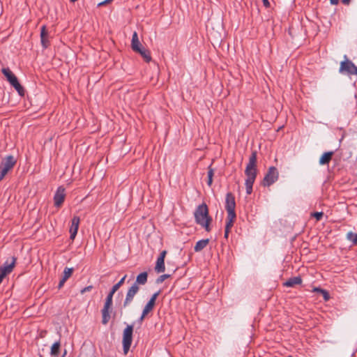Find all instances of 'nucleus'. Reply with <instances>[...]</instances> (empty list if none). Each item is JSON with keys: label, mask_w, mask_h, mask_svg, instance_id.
<instances>
[{"label": "nucleus", "mask_w": 357, "mask_h": 357, "mask_svg": "<svg viewBox=\"0 0 357 357\" xmlns=\"http://www.w3.org/2000/svg\"><path fill=\"white\" fill-rule=\"evenodd\" d=\"M340 67H356L350 60L344 56V60L340 63Z\"/></svg>", "instance_id": "obj_26"}, {"label": "nucleus", "mask_w": 357, "mask_h": 357, "mask_svg": "<svg viewBox=\"0 0 357 357\" xmlns=\"http://www.w3.org/2000/svg\"><path fill=\"white\" fill-rule=\"evenodd\" d=\"M160 291H158L153 294L149 301H152L153 303L155 304V301L158 296L160 295Z\"/></svg>", "instance_id": "obj_33"}, {"label": "nucleus", "mask_w": 357, "mask_h": 357, "mask_svg": "<svg viewBox=\"0 0 357 357\" xmlns=\"http://www.w3.org/2000/svg\"><path fill=\"white\" fill-rule=\"evenodd\" d=\"M166 255H167V251L166 250H163V251H162L160 252V256L158 257V258L159 259H163L165 260Z\"/></svg>", "instance_id": "obj_37"}, {"label": "nucleus", "mask_w": 357, "mask_h": 357, "mask_svg": "<svg viewBox=\"0 0 357 357\" xmlns=\"http://www.w3.org/2000/svg\"><path fill=\"white\" fill-rule=\"evenodd\" d=\"M117 290H118V289H117V287H114V286H113V287H112L111 290L109 291V292H110V293H112V294H115V292H116Z\"/></svg>", "instance_id": "obj_40"}, {"label": "nucleus", "mask_w": 357, "mask_h": 357, "mask_svg": "<svg viewBox=\"0 0 357 357\" xmlns=\"http://www.w3.org/2000/svg\"><path fill=\"white\" fill-rule=\"evenodd\" d=\"M165 270V260L163 259H157L155 271L158 273H163Z\"/></svg>", "instance_id": "obj_18"}, {"label": "nucleus", "mask_w": 357, "mask_h": 357, "mask_svg": "<svg viewBox=\"0 0 357 357\" xmlns=\"http://www.w3.org/2000/svg\"><path fill=\"white\" fill-rule=\"evenodd\" d=\"M127 275H125L116 284H114V287H117V289H119L121 286L124 283V281L126 278Z\"/></svg>", "instance_id": "obj_34"}, {"label": "nucleus", "mask_w": 357, "mask_h": 357, "mask_svg": "<svg viewBox=\"0 0 357 357\" xmlns=\"http://www.w3.org/2000/svg\"><path fill=\"white\" fill-rule=\"evenodd\" d=\"M333 154H334L333 151L325 152L319 158V164L321 165H324L328 164L330 162V161L331 160Z\"/></svg>", "instance_id": "obj_13"}, {"label": "nucleus", "mask_w": 357, "mask_h": 357, "mask_svg": "<svg viewBox=\"0 0 357 357\" xmlns=\"http://www.w3.org/2000/svg\"><path fill=\"white\" fill-rule=\"evenodd\" d=\"M66 282V280L61 278V280H60V282L59 283L58 288L61 289L64 285Z\"/></svg>", "instance_id": "obj_38"}, {"label": "nucleus", "mask_w": 357, "mask_h": 357, "mask_svg": "<svg viewBox=\"0 0 357 357\" xmlns=\"http://www.w3.org/2000/svg\"><path fill=\"white\" fill-rule=\"evenodd\" d=\"M73 273V268H68V267L65 268L63 273L62 278L65 280H67L72 275Z\"/></svg>", "instance_id": "obj_24"}, {"label": "nucleus", "mask_w": 357, "mask_h": 357, "mask_svg": "<svg viewBox=\"0 0 357 357\" xmlns=\"http://www.w3.org/2000/svg\"><path fill=\"white\" fill-rule=\"evenodd\" d=\"M257 151H253L249 158V162L245 169L246 179L245 185L246 188V193L250 195L252 192V185L257 177Z\"/></svg>", "instance_id": "obj_1"}, {"label": "nucleus", "mask_w": 357, "mask_h": 357, "mask_svg": "<svg viewBox=\"0 0 357 357\" xmlns=\"http://www.w3.org/2000/svg\"><path fill=\"white\" fill-rule=\"evenodd\" d=\"M330 2L333 5H337L339 2V0H330Z\"/></svg>", "instance_id": "obj_43"}, {"label": "nucleus", "mask_w": 357, "mask_h": 357, "mask_svg": "<svg viewBox=\"0 0 357 357\" xmlns=\"http://www.w3.org/2000/svg\"><path fill=\"white\" fill-rule=\"evenodd\" d=\"M146 315H144V312L142 313L141 317L139 319V321L142 322Z\"/></svg>", "instance_id": "obj_44"}, {"label": "nucleus", "mask_w": 357, "mask_h": 357, "mask_svg": "<svg viewBox=\"0 0 357 357\" xmlns=\"http://www.w3.org/2000/svg\"><path fill=\"white\" fill-rule=\"evenodd\" d=\"M131 45L132 49L134 51H139V48L142 47L136 31H135L132 34Z\"/></svg>", "instance_id": "obj_15"}, {"label": "nucleus", "mask_w": 357, "mask_h": 357, "mask_svg": "<svg viewBox=\"0 0 357 357\" xmlns=\"http://www.w3.org/2000/svg\"><path fill=\"white\" fill-rule=\"evenodd\" d=\"M209 243V239H202L197 241L194 247L195 252H200L205 248Z\"/></svg>", "instance_id": "obj_16"}, {"label": "nucleus", "mask_w": 357, "mask_h": 357, "mask_svg": "<svg viewBox=\"0 0 357 357\" xmlns=\"http://www.w3.org/2000/svg\"><path fill=\"white\" fill-rule=\"evenodd\" d=\"M60 342H56L53 344L51 348V355L53 356H58L60 349Z\"/></svg>", "instance_id": "obj_22"}, {"label": "nucleus", "mask_w": 357, "mask_h": 357, "mask_svg": "<svg viewBox=\"0 0 357 357\" xmlns=\"http://www.w3.org/2000/svg\"><path fill=\"white\" fill-rule=\"evenodd\" d=\"M139 290V287L136 284H133L128 290L126 298L123 301V307H128L133 301L134 297Z\"/></svg>", "instance_id": "obj_8"}, {"label": "nucleus", "mask_w": 357, "mask_h": 357, "mask_svg": "<svg viewBox=\"0 0 357 357\" xmlns=\"http://www.w3.org/2000/svg\"><path fill=\"white\" fill-rule=\"evenodd\" d=\"M65 197V188L62 186L59 187L54 196V206L60 207L64 202Z\"/></svg>", "instance_id": "obj_10"}, {"label": "nucleus", "mask_w": 357, "mask_h": 357, "mask_svg": "<svg viewBox=\"0 0 357 357\" xmlns=\"http://www.w3.org/2000/svg\"><path fill=\"white\" fill-rule=\"evenodd\" d=\"M301 282H302V279L300 276L294 277V278H291L288 280H287L284 283V286L288 287H293L295 285L301 284Z\"/></svg>", "instance_id": "obj_14"}, {"label": "nucleus", "mask_w": 357, "mask_h": 357, "mask_svg": "<svg viewBox=\"0 0 357 357\" xmlns=\"http://www.w3.org/2000/svg\"><path fill=\"white\" fill-rule=\"evenodd\" d=\"M170 275L169 274H163L160 276H159L158 278V279L156 280V283L158 284H160V283H162L166 279L170 278Z\"/></svg>", "instance_id": "obj_28"}, {"label": "nucleus", "mask_w": 357, "mask_h": 357, "mask_svg": "<svg viewBox=\"0 0 357 357\" xmlns=\"http://www.w3.org/2000/svg\"><path fill=\"white\" fill-rule=\"evenodd\" d=\"M113 296V294L109 292L106 297L103 307L101 310L102 324L103 325L107 324L111 318L110 314L112 310Z\"/></svg>", "instance_id": "obj_4"}, {"label": "nucleus", "mask_w": 357, "mask_h": 357, "mask_svg": "<svg viewBox=\"0 0 357 357\" xmlns=\"http://www.w3.org/2000/svg\"><path fill=\"white\" fill-rule=\"evenodd\" d=\"M311 216L315 218L316 220L317 221H319L324 216V213L323 212H314V213H311Z\"/></svg>", "instance_id": "obj_30"}, {"label": "nucleus", "mask_w": 357, "mask_h": 357, "mask_svg": "<svg viewBox=\"0 0 357 357\" xmlns=\"http://www.w3.org/2000/svg\"><path fill=\"white\" fill-rule=\"evenodd\" d=\"M263 1V3L265 7H269L270 6V3L268 2V0H262Z\"/></svg>", "instance_id": "obj_41"}, {"label": "nucleus", "mask_w": 357, "mask_h": 357, "mask_svg": "<svg viewBox=\"0 0 357 357\" xmlns=\"http://www.w3.org/2000/svg\"><path fill=\"white\" fill-rule=\"evenodd\" d=\"M133 329V325H128L123 330L122 343L124 354H127L130 348L132 342Z\"/></svg>", "instance_id": "obj_5"}, {"label": "nucleus", "mask_w": 357, "mask_h": 357, "mask_svg": "<svg viewBox=\"0 0 357 357\" xmlns=\"http://www.w3.org/2000/svg\"><path fill=\"white\" fill-rule=\"evenodd\" d=\"M16 262V258L13 257L11 258V261L8 262L6 261L3 266L0 267V271L4 273L6 276L9 275L15 268Z\"/></svg>", "instance_id": "obj_11"}, {"label": "nucleus", "mask_w": 357, "mask_h": 357, "mask_svg": "<svg viewBox=\"0 0 357 357\" xmlns=\"http://www.w3.org/2000/svg\"><path fill=\"white\" fill-rule=\"evenodd\" d=\"M80 222V218L78 216H74L72 219V224L70 228V239L73 240L77 234L79 229V225Z\"/></svg>", "instance_id": "obj_12"}, {"label": "nucleus", "mask_w": 357, "mask_h": 357, "mask_svg": "<svg viewBox=\"0 0 357 357\" xmlns=\"http://www.w3.org/2000/svg\"><path fill=\"white\" fill-rule=\"evenodd\" d=\"M148 274L146 272H143L137 276L136 281L134 284L137 285H144L147 282Z\"/></svg>", "instance_id": "obj_17"}, {"label": "nucleus", "mask_w": 357, "mask_h": 357, "mask_svg": "<svg viewBox=\"0 0 357 357\" xmlns=\"http://www.w3.org/2000/svg\"><path fill=\"white\" fill-rule=\"evenodd\" d=\"M340 73L347 76L357 75V68H340Z\"/></svg>", "instance_id": "obj_21"}, {"label": "nucleus", "mask_w": 357, "mask_h": 357, "mask_svg": "<svg viewBox=\"0 0 357 357\" xmlns=\"http://www.w3.org/2000/svg\"><path fill=\"white\" fill-rule=\"evenodd\" d=\"M17 160L13 155H7L5 157L0 165V169L7 174L15 165Z\"/></svg>", "instance_id": "obj_7"}, {"label": "nucleus", "mask_w": 357, "mask_h": 357, "mask_svg": "<svg viewBox=\"0 0 357 357\" xmlns=\"http://www.w3.org/2000/svg\"><path fill=\"white\" fill-rule=\"evenodd\" d=\"M351 0H342V3L344 5H348Z\"/></svg>", "instance_id": "obj_45"}, {"label": "nucleus", "mask_w": 357, "mask_h": 357, "mask_svg": "<svg viewBox=\"0 0 357 357\" xmlns=\"http://www.w3.org/2000/svg\"><path fill=\"white\" fill-rule=\"evenodd\" d=\"M2 73L6 77L8 82L13 86L15 89L17 91L20 96H24L25 91L24 88L19 83L17 77L10 70V68H1Z\"/></svg>", "instance_id": "obj_3"}, {"label": "nucleus", "mask_w": 357, "mask_h": 357, "mask_svg": "<svg viewBox=\"0 0 357 357\" xmlns=\"http://www.w3.org/2000/svg\"><path fill=\"white\" fill-rule=\"evenodd\" d=\"M155 304L152 303V301H149L145 307L142 312H144V315H147L150 312H151L154 308Z\"/></svg>", "instance_id": "obj_23"}, {"label": "nucleus", "mask_w": 357, "mask_h": 357, "mask_svg": "<svg viewBox=\"0 0 357 357\" xmlns=\"http://www.w3.org/2000/svg\"><path fill=\"white\" fill-rule=\"evenodd\" d=\"M194 215L196 223L204 227L206 231H210L212 218L209 216L207 205L204 203L199 205Z\"/></svg>", "instance_id": "obj_2"}, {"label": "nucleus", "mask_w": 357, "mask_h": 357, "mask_svg": "<svg viewBox=\"0 0 357 357\" xmlns=\"http://www.w3.org/2000/svg\"><path fill=\"white\" fill-rule=\"evenodd\" d=\"M213 175H214V170L211 167V166L210 165L208 167V181H207V183H208V186H211V185L213 183Z\"/></svg>", "instance_id": "obj_25"}, {"label": "nucleus", "mask_w": 357, "mask_h": 357, "mask_svg": "<svg viewBox=\"0 0 357 357\" xmlns=\"http://www.w3.org/2000/svg\"><path fill=\"white\" fill-rule=\"evenodd\" d=\"M112 1H113V0H105V1H102V2L98 3V7H100V6H102L106 5V4H107V3H111Z\"/></svg>", "instance_id": "obj_36"}, {"label": "nucleus", "mask_w": 357, "mask_h": 357, "mask_svg": "<svg viewBox=\"0 0 357 357\" xmlns=\"http://www.w3.org/2000/svg\"><path fill=\"white\" fill-rule=\"evenodd\" d=\"M136 52H138L141 54V56L143 57V59L146 61L149 62L151 59L150 52L147 50L140 47L139 51H135Z\"/></svg>", "instance_id": "obj_20"}, {"label": "nucleus", "mask_w": 357, "mask_h": 357, "mask_svg": "<svg viewBox=\"0 0 357 357\" xmlns=\"http://www.w3.org/2000/svg\"><path fill=\"white\" fill-rule=\"evenodd\" d=\"M5 172H3L1 169H0V181L4 178V176L6 175Z\"/></svg>", "instance_id": "obj_39"}, {"label": "nucleus", "mask_w": 357, "mask_h": 357, "mask_svg": "<svg viewBox=\"0 0 357 357\" xmlns=\"http://www.w3.org/2000/svg\"><path fill=\"white\" fill-rule=\"evenodd\" d=\"M93 287L92 285L87 286L82 289H81L80 293L81 294H84L86 292L90 291L93 289Z\"/></svg>", "instance_id": "obj_35"}, {"label": "nucleus", "mask_w": 357, "mask_h": 357, "mask_svg": "<svg viewBox=\"0 0 357 357\" xmlns=\"http://www.w3.org/2000/svg\"><path fill=\"white\" fill-rule=\"evenodd\" d=\"M236 214H227L225 229H231V228L234 225V222L236 220Z\"/></svg>", "instance_id": "obj_19"}, {"label": "nucleus", "mask_w": 357, "mask_h": 357, "mask_svg": "<svg viewBox=\"0 0 357 357\" xmlns=\"http://www.w3.org/2000/svg\"><path fill=\"white\" fill-rule=\"evenodd\" d=\"M66 354V351H64V354L62 357H64V356Z\"/></svg>", "instance_id": "obj_46"}, {"label": "nucleus", "mask_w": 357, "mask_h": 357, "mask_svg": "<svg viewBox=\"0 0 357 357\" xmlns=\"http://www.w3.org/2000/svg\"><path fill=\"white\" fill-rule=\"evenodd\" d=\"M230 231V229H225V238H227L229 236V233Z\"/></svg>", "instance_id": "obj_42"}, {"label": "nucleus", "mask_w": 357, "mask_h": 357, "mask_svg": "<svg viewBox=\"0 0 357 357\" xmlns=\"http://www.w3.org/2000/svg\"><path fill=\"white\" fill-rule=\"evenodd\" d=\"M347 238L349 241L353 242L354 244L357 243V234L350 231L347 233Z\"/></svg>", "instance_id": "obj_27"}, {"label": "nucleus", "mask_w": 357, "mask_h": 357, "mask_svg": "<svg viewBox=\"0 0 357 357\" xmlns=\"http://www.w3.org/2000/svg\"><path fill=\"white\" fill-rule=\"evenodd\" d=\"M41 40L42 45L44 48H47L50 45V41L48 40V37H44L43 39Z\"/></svg>", "instance_id": "obj_32"}, {"label": "nucleus", "mask_w": 357, "mask_h": 357, "mask_svg": "<svg viewBox=\"0 0 357 357\" xmlns=\"http://www.w3.org/2000/svg\"><path fill=\"white\" fill-rule=\"evenodd\" d=\"M235 208V197L231 192H227L225 198V209L227 214H236Z\"/></svg>", "instance_id": "obj_9"}, {"label": "nucleus", "mask_w": 357, "mask_h": 357, "mask_svg": "<svg viewBox=\"0 0 357 357\" xmlns=\"http://www.w3.org/2000/svg\"><path fill=\"white\" fill-rule=\"evenodd\" d=\"M44 37H48V32L45 25H43L40 29V39H43Z\"/></svg>", "instance_id": "obj_29"}, {"label": "nucleus", "mask_w": 357, "mask_h": 357, "mask_svg": "<svg viewBox=\"0 0 357 357\" xmlns=\"http://www.w3.org/2000/svg\"><path fill=\"white\" fill-rule=\"evenodd\" d=\"M314 291H321L322 293L323 296H324V298L325 301H328L329 299L328 293L326 290L321 289L319 288H315Z\"/></svg>", "instance_id": "obj_31"}, {"label": "nucleus", "mask_w": 357, "mask_h": 357, "mask_svg": "<svg viewBox=\"0 0 357 357\" xmlns=\"http://www.w3.org/2000/svg\"><path fill=\"white\" fill-rule=\"evenodd\" d=\"M278 176L279 173L277 168L275 167H270L264 178L263 185L264 186H270L278 179Z\"/></svg>", "instance_id": "obj_6"}]
</instances>
